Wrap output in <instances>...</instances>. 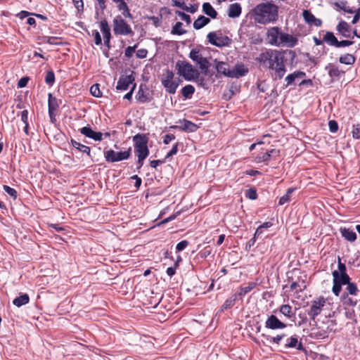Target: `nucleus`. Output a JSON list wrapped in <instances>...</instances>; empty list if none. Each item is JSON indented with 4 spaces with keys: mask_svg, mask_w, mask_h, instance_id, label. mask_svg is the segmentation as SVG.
Segmentation results:
<instances>
[{
    "mask_svg": "<svg viewBox=\"0 0 360 360\" xmlns=\"http://www.w3.org/2000/svg\"><path fill=\"white\" fill-rule=\"evenodd\" d=\"M264 68L274 71V79H281L286 72L284 53L268 49L261 53L255 59Z\"/></svg>",
    "mask_w": 360,
    "mask_h": 360,
    "instance_id": "f257e3e1",
    "label": "nucleus"
},
{
    "mask_svg": "<svg viewBox=\"0 0 360 360\" xmlns=\"http://www.w3.org/2000/svg\"><path fill=\"white\" fill-rule=\"evenodd\" d=\"M255 23L266 25L275 22L278 18V7L271 3H261L250 12Z\"/></svg>",
    "mask_w": 360,
    "mask_h": 360,
    "instance_id": "f03ea898",
    "label": "nucleus"
},
{
    "mask_svg": "<svg viewBox=\"0 0 360 360\" xmlns=\"http://www.w3.org/2000/svg\"><path fill=\"white\" fill-rule=\"evenodd\" d=\"M266 37L271 45L280 46L287 45L288 47L293 48L297 43V39L289 34L283 32L278 27H273L268 30Z\"/></svg>",
    "mask_w": 360,
    "mask_h": 360,
    "instance_id": "7ed1b4c3",
    "label": "nucleus"
},
{
    "mask_svg": "<svg viewBox=\"0 0 360 360\" xmlns=\"http://www.w3.org/2000/svg\"><path fill=\"white\" fill-rule=\"evenodd\" d=\"M175 68L177 70V74L187 81L198 79L200 76L198 70L187 61L178 60L176 63Z\"/></svg>",
    "mask_w": 360,
    "mask_h": 360,
    "instance_id": "20e7f679",
    "label": "nucleus"
},
{
    "mask_svg": "<svg viewBox=\"0 0 360 360\" xmlns=\"http://www.w3.org/2000/svg\"><path fill=\"white\" fill-rule=\"evenodd\" d=\"M180 82V79L174 78V73L172 70L169 69L164 70L161 78V83L167 93L174 94Z\"/></svg>",
    "mask_w": 360,
    "mask_h": 360,
    "instance_id": "39448f33",
    "label": "nucleus"
},
{
    "mask_svg": "<svg viewBox=\"0 0 360 360\" xmlns=\"http://www.w3.org/2000/svg\"><path fill=\"white\" fill-rule=\"evenodd\" d=\"M113 32L115 35H133L134 32L131 26L122 18L117 15L113 19Z\"/></svg>",
    "mask_w": 360,
    "mask_h": 360,
    "instance_id": "423d86ee",
    "label": "nucleus"
},
{
    "mask_svg": "<svg viewBox=\"0 0 360 360\" xmlns=\"http://www.w3.org/2000/svg\"><path fill=\"white\" fill-rule=\"evenodd\" d=\"M333 277V292L336 296H339L342 290V285L347 284L351 278L347 274H338L337 271L332 273Z\"/></svg>",
    "mask_w": 360,
    "mask_h": 360,
    "instance_id": "0eeeda50",
    "label": "nucleus"
},
{
    "mask_svg": "<svg viewBox=\"0 0 360 360\" xmlns=\"http://www.w3.org/2000/svg\"><path fill=\"white\" fill-rule=\"evenodd\" d=\"M104 158L108 162H119L129 158L131 154V148L129 147L125 151L115 152L110 149L104 151Z\"/></svg>",
    "mask_w": 360,
    "mask_h": 360,
    "instance_id": "6e6552de",
    "label": "nucleus"
},
{
    "mask_svg": "<svg viewBox=\"0 0 360 360\" xmlns=\"http://www.w3.org/2000/svg\"><path fill=\"white\" fill-rule=\"evenodd\" d=\"M207 38L210 44L217 47L229 46L231 44V39L221 33L211 32L207 34Z\"/></svg>",
    "mask_w": 360,
    "mask_h": 360,
    "instance_id": "1a4fd4ad",
    "label": "nucleus"
},
{
    "mask_svg": "<svg viewBox=\"0 0 360 360\" xmlns=\"http://www.w3.org/2000/svg\"><path fill=\"white\" fill-rule=\"evenodd\" d=\"M190 58L199 65V68L206 75L208 73L210 63L206 58L202 57L197 49H192L189 53Z\"/></svg>",
    "mask_w": 360,
    "mask_h": 360,
    "instance_id": "9d476101",
    "label": "nucleus"
},
{
    "mask_svg": "<svg viewBox=\"0 0 360 360\" xmlns=\"http://www.w3.org/2000/svg\"><path fill=\"white\" fill-rule=\"evenodd\" d=\"M325 304L326 300L323 297H320L317 300L312 301L311 305L307 311V314L313 321H315L316 317L321 314Z\"/></svg>",
    "mask_w": 360,
    "mask_h": 360,
    "instance_id": "9b49d317",
    "label": "nucleus"
},
{
    "mask_svg": "<svg viewBox=\"0 0 360 360\" xmlns=\"http://www.w3.org/2000/svg\"><path fill=\"white\" fill-rule=\"evenodd\" d=\"M134 72H131L130 75H122L117 82L116 89L120 91L127 90L130 84H135V77L133 75Z\"/></svg>",
    "mask_w": 360,
    "mask_h": 360,
    "instance_id": "f8f14e48",
    "label": "nucleus"
},
{
    "mask_svg": "<svg viewBox=\"0 0 360 360\" xmlns=\"http://www.w3.org/2000/svg\"><path fill=\"white\" fill-rule=\"evenodd\" d=\"M265 327L271 330L283 329L286 327V324L281 321L276 316L271 314L267 317Z\"/></svg>",
    "mask_w": 360,
    "mask_h": 360,
    "instance_id": "ddd939ff",
    "label": "nucleus"
},
{
    "mask_svg": "<svg viewBox=\"0 0 360 360\" xmlns=\"http://www.w3.org/2000/svg\"><path fill=\"white\" fill-rule=\"evenodd\" d=\"M280 155V150L276 149H271L270 150L262 151L256 156L257 162H269L271 158L276 159Z\"/></svg>",
    "mask_w": 360,
    "mask_h": 360,
    "instance_id": "4468645a",
    "label": "nucleus"
},
{
    "mask_svg": "<svg viewBox=\"0 0 360 360\" xmlns=\"http://www.w3.org/2000/svg\"><path fill=\"white\" fill-rule=\"evenodd\" d=\"M306 74L300 70H297L292 74L288 75L285 81L286 84H285V87H288L291 85H295L300 79H303L305 77Z\"/></svg>",
    "mask_w": 360,
    "mask_h": 360,
    "instance_id": "2eb2a0df",
    "label": "nucleus"
},
{
    "mask_svg": "<svg viewBox=\"0 0 360 360\" xmlns=\"http://www.w3.org/2000/svg\"><path fill=\"white\" fill-rule=\"evenodd\" d=\"M82 134L85 136L92 139L96 141H101L103 139V134L101 132H96L91 129L89 127H84L79 129Z\"/></svg>",
    "mask_w": 360,
    "mask_h": 360,
    "instance_id": "dca6fc26",
    "label": "nucleus"
},
{
    "mask_svg": "<svg viewBox=\"0 0 360 360\" xmlns=\"http://www.w3.org/2000/svg\"><path fill=\"white\" fill-rule=\"evenodd\" d=\"M100 28L103 35L104 44L106 46L110 47V40L111 38L110 29L105 19L101 21Z\"/></svg>",
    "mask_w": 360,
    "mask_h": 360,
    "instance_id": "f3484780",
    "label": "nucleus"
},
{
    "mask_svg": "<svg viewBox=\"0 0 360 360\" xmlns=\"http://www.w3.org/2000/svg\"><path fill=\"white\" fill-rule=\"evenodd\" d=\"M285 348H296L297 350L305 352L306 349L301 342L298 341L296 335L291 336L286 340V343L284 345Z\"/></svg>",
    "mask_w": 360,
    "mask_h": 360,
    "instance_id": "a211bd4d",
    "label": "nucleus"
},
{
    "mask_svg": "<svg viewBox=\"0 0 360 360\" xmlns=\"http://www.w3.org/2000/svg\"><path fill=\"white\" fill-rule=\"evenodd\" d=\"M339 34L346 38L351 37V26L345 20H341L336 27Z\"/></svg>",
    "mask_w": 360,
    "mask_h": 360,
    "instance_id": "6ab92c4d",
    "label": "nucleus"
},
{
    "mask_svg": "<svg viewBox=\"0 0 360 360\" xmlns=\"http://www.w3.org/2000/svg\"><path fill=\"white\" fill-rule=\"evenodd\" d=\"M134 148L148 145L149 138L148 134H137L132 138Z\"/></svg>",
    "mask_w": 360,
    "mask_h": 360,
    "instance_id": "aec40b11",
    "label": "nucleus"
},
{
    "mask_svg": "<svg viewBox=\"0 0 360 360\" xmlns=\"http://www.w3.org/2000/svg\"><path fill=\"white\" fill-rule=\"evenodd\" d=\"M172 128L178 129L179 130L188 132H193L197 130L198 126L189 120H184L181 122V125L172 126Z\"/></svg>",
    "mask_w": 360,
    "mask_h": 360,
    "instance_id": "412c9836",
    "label": "nucleus"
},
{
    "mask_svg": "<svg viewBox=\"0 0 360 360\" xmlns=\"http://www.w3.org/2000/svg\"><path fill=\"white\" fill-rule=\"evenodd\" d=\"M302 15L305 22L310 25L320 27L322 24V21L320 19L316 18L310 11L307 10L303 11Z\"/></svg>",
    "mask_w": 360,
    "mask_h": 360,
    "instance_id": "4be33fe9",
    "label": "nucleus"
},
{
    "mask_svg": "<svg viewBox=\"0 0 360 360\" xmlns=\"http://www.w3.org/2000/svg\"><path fill=\"white\" fill-rule=\"evenodd\" d=\"M214 63L216 64L215 67L217 71L219 73L223 74L225 76L233 77V74L232 71L229 70V65L226 63L222 61H217V60H215Z\"/></svg>",
    "mask_w": 360,
    "mask_h": 360,
    "instance_id": "5701e85b",
    "label": "nucleus"
},
{
    "mask_svg": "<svg viewBox=\"0 0 360 360\" xmlns=\"http://www.w3.org/2000/svg\"><path fill=\"white\" fill-rule=\"evenodd\" d=\"M242 8L240 4L234 3L229 6L228 10V15L229 18H235L240 16L241 14Z\"/></svg>",
    "mask_w": 360,
    "mask_h": 360,
    "instance_id": "b1692460",
    "label": "nucleus"
},
{
    "mask_svg": "<svg viewBox=\"0 0 360 360\" xmlns=\"http://www.w3.org/2000/svg\"><path fill=\"white\" fill-rule=\"evenodd\" d=\"M257 285V283L255 282H249L246 286H241L239 288V290L236 292V294L240 299H242L247 293L253 290Z\"/></svg>",
    "mask_w": 360,
    "mask_h": 360,
    "instance_id": "393cba45",
    "label": "nucleus"
},
{
    "mask_svg": "<svg viewBox=\"0 0 360 360\" xmlns=\"http://www.w3.org/2000/svg\"><path fill=\"white\" fill-rule=\"evenodd\" d=\"M342 236L349 242H354L356 239V233L347 228H341L340 229Z\"/></svg>",
    "mask_w": 360,
    "mask_h": 360,
    "instance_id": "a878e982",
    "label": "nucleus"
},
{
    "mask_svg": "<svg viewBox=\"0 0 360 360\" xmlns=\"http://www.w3.org/2000/svg\"><path fill=\"white\" fill-rule=\"evenodd\" d=\"M323 41L328 45L337 47L338 40L332 32H326L323 37Z\"/></svg>",
    "mask_w": 360,
    "mask_h": 360,
    "instance_id": "bb28decb",
    "label": "nucleus"
},
{
    "mask_svg": "<svg viewBox=\"0 0 360 360\" xmlns=\"http://www.w3.org/2000/svg\"><path fill=\"white\" fill-rule=\"evenodd\" d=\"M202 11L213 19L217 16V12L209 2H205L202 4Z\"/></svg>",
    "mask_w": 360,
    "mask_h": 360,
    "instance_id": "cd10ccee",
    "label": "nucleus"
},
{
    "mask_svg": "<svg viewBox=\"0 0 360 360\" xmlns=\"http://www.w3.org/2000/svg\"><path fill=\"white\" fill-rule=\"evenodd\" d=\"M72 146L79 151L86 154L89 157H91V148L90 147L83 145L74 139L71 140Z\"/></svg>",
    "mask_w": 360,
    "mask_h": 360,
    "instance_id": "c85d7f7f",
    "label": "nucleus"
},
{
    "mask_svg": "<svg viewBox=\"0 0 360 360\" xmlns=\"http://www.w3.org/2000/svg\"><path fill=\"white\" fill-rule=\"evenodd\" d=\"M210 22V20L208 18H206L204 15H200L193 22V27L195 30H200L204 26L207 25Z\"/></svg>",
    "mask_w": 360,
    "mask_h": 360,
    "instance_id": "c756f323",
    "label": "nucleus"
},
{
    "mask_svg": "<svg viewBox=\"0 0 360 360\" xmlns=\"http://www.w3.org/2000/svg\"><path fill=\"white\" fill-rule=\"evenodd\" d=\"M262 336L264 337L267 341L271 344L280 345L281 341L286 336L285 333L277 335L275 337H271L268 335L262 334Z\"/></svg>",
    "mask_w": 360,
    "mask_h": 360,
    "instance_id": "7c9ffc66",
    "label": "nucleus"
},
{
    "mask_svg": "<svg viewBox=\"0 0 360 360\" xmlns=\"http://www.w3.org/2000/svg\"><path fill=\"white\" fill-rule=\"evenodd\" d=\"M30 301V297L27 294L20 295L19 297L15 298L13 303L15 306L20 307L22 305L27 304Z\"/></svg>",
    "mask_w": 360,
    "mask_h": 360,
    "instance_id": "2f4dec72",
    "label": "nucleus"
},
{
    "mask_svg": "<svg viewBox=\"0 0 360 360\" xmlns=\"http://www.w3.org/2000/svg\"><path fill=\"white\" fill-rule=\"evenodd\" d=\"M238 299H239V297L236 295V293L232 295L224 302L223 305L221 306V310L224 311L231 308L235 304Z\"/></svg>",
    "mask_w": 360,
    "mask_h": 360,
    "instance_id": "473e14b6",
    "label": "nucleus"
},
{
    "mask_svg": "<svg viewBox=\"0 0 360 360\" xmlns=\"http://www.w3.org/2000/svg\"><path fill=\"white\" fill-rule=\"evenodd\" d=\"M59 104L58 103L57 98L53 96L51 93H49L48 95V108L49 111L56 110L58 108Z\"/></svg>",
    "mask_w": 360,
    "mask_h": 360,
    "instance_id": "72a5a7b5",
    "label": "nucleus"
},
{
    "mask_svg": "<svg viewBox=\"0 0 360 360\" xmlns=\"http://www.w3.org/2000/svg\"><path fill=\"white\" fill-rule=\"evenodd\" d=\"M334 6L338 10H342L348 13H354V9L350 7L347 1L335 2Z\"/></svg>",
    "mask_w": 360,
    "mask_h": 360,
    "instance_id": "f704fd0d",
    "label": "nucleus"
},
{
    "mask_svg": "<svg viewBox=\"0 0 360 360\" xmlns=\"http://www.w3.org/2000/svg\"><path fill=\"white\" fill-rule=\"evenodd\" d=\"M340 300L344 305L354 307L357 304L356 300L350 297L348 293L343 292L340 297Z\"/></svg>",
    "mask_w": 360,
    "mask_h": 360,
    "instance_id": "c9c22d12",
    "label": "nucleus"
},
{
    "mask_svg": "<svg viewBox=\"0 0 360 360\" xmlns=\"http://www.w3.org/2000/svg\"><path fill=\"white\" fill-rule=\"evenodd\" d=\"M326 69L328 70V75L332 78H338L340 75V71L338 67L333 64H328Z\"/></svg>",
    "mask_w": 360,
    "mask_h": 360,
    "instance_id": "e433bc0d",
    "label": "nucleus"
},
{
    "mask_svg": "<svg viewBox=\"0 0 360 360\" xmlns=\"http://www.w3.org/2000/svg\"><path fill=\"white\" fill-rule=\"evenodd\" d=\"M355 57L350 53L345 54L339 58L340 63L345 65H352L355 63Z\"/></svg>",
    "mask_w": 360,
    "mask_h": 360,
    "instance_id": "4c0bfd02",
    "label": "nucleus"
},
{
    "mask_svg": "<svg viewBox=\"0 0 360 360\" xmlns=\"http://www.w3.org/2000/svg\"><path fill=\"white\" fill-rule=\"evenodd\" d=\"M195 92V87L191 84H187L181 89V94L186 98H191Z\"/></svg>",
    "mask_w": 360,
    "mask_h": 360,
    "instance_id": "58836bf2",
    "label": "nucleus"
},
{
    "mask_svg": "<svg viewBox=\"0 0 360 360\" xmlns=\"http://www.w3.org/2000/svg\"><path fill=\"white\" fill-rule=\"evenodd\" d=\"M248 72V68H246L243 64L236 65L235 70L232 71L233 77H236L244 76Z\"/></svg>",
    "mask_w": 360,
    "mask_h": 360,
    "instance_id": "ea45409f",
    "label": "nucleus"
},
{
    "mask_svg": "<svg viewBox=\"0 0 360 360\" xmlns=\"http://www.w3.org/2000/svg\"><path fill=\"white\" fill-rule=\"evenodd\" d=\"M136 100L141 103H146L149 101L148 95H146L143 89V86L141 85L136 95Z\"/></svg>",
    "mask_w": 360,
    "mask_h": 360,
    "instance_id": "a19ab883",
    "label": "nucleus"
},
{
    "mask_svg": "<svg viewBox=\"0 0 360 360\" xmlns=\"http://www.w3.org/2000/svg\"><path fill=\"white\" fill-rule=\"evenodd\" d=\"M134 152L137 157L147 158L149 155L148 145L134 148Z\"/></svg>",
    "mask_w": 360,
    "mask_h": 360,
    "instance_id": "79ce46f5",
    "label": "nucleus"
},
{
    "mask_svg": "<svg viewBox=\"0 0 360 360\" xmlns=\"http://www.w3.org/2000/svg\"><path fill=\"white\" fill-rule=\"evenodd\" d=\"M279 311L288 318H291L294 314L292 311V307L289 304H283L279 308Z\"/></svg>",
    "mask_w": 360,
    "mask_h": 360,
    "instance_id": "37998d69",
    "label": "nucleus"
},
{
    "mask_svg": "<svg viewBox=\"0 0 360 360\" xmlns=\"http://www.w3.org/2000/svg\"><path fill=\"white\" fill-rule=\"evenodd\" d=\"M295 190V188H289L287 190L286 193L283 196L280 198L278 205H283L285 203L289 202L290 200V195L292 193V192Z\"/></svg>",
    "mask_w": 360,
    "mask_h": 360,
    "instance_id": "c03bdc74",
    "label": "nucleus"
},
{
    "mask_svg": "<svg viewBox=\"0 0 360 360\" xmlns=\"http://www.w3.org/2000/svg\"><path fill=\"white\" fill-rule=\"evenodd\" d=\"M182 22H177L173 27L171 31L172 34L182 35L186 32V31L182 29Z\"/></svg>",
    "mask_w": 360,
    "mask_h": 360,
    "instance_id": "a18cd8bd",
    "label": "nucleus"
},
{
    "mask_svg": "<svg viewBox=\"0 0 360 360\" xmlns=\"http://www.w3.org/2000/svg\"><path fill=\"white\" fill-rule=\"evenodd\" d=\"M347 286L346 288L347 292L348 293V295H356L359 292V289L357 288V285L354 283L349 282L347 284H346Z\"/></svg>",
    "mask_w": 360,
    "mask_h": 360,
    "instance_id": "49530a36",
    "label": "nucleus"
},
{
    "mask_svg": "<svg viewBox=\"0 0 360 360\" xmlns=\"http://www.w3.org/2000/svg\"><path fill=\"white\" fill-rule=\"evenodd\" d=\"M45 82L49 86H52L55 82V74L52 70H48L45 76Z\"/></svg>",
    "mask_w": 360,
    "mask_h": 360,
    "instance_id": "de8ad7c7",
    "label": "nucleus"
},
{
    "mask_svg": "<svg viewBox=\"0 0 360 360\" xmlns=\"http://www.w3.org/2000/svg\"><path fill=\"white\" fill-rule=\"evenodd\" d=\"M100 85L98 84H93L90 88V93L94 97H101L102 93L100 90Z\"/></svg>",
    "mask_w": 360,
    "mask_h": 360,
    "instance_id": "09e8293b",
    "label": "nucleus"
},
{
    "mask_svg": "<svg viewBox=\"0 0 360 360\" xmlns=\"http://www.w3.org/2000/svg\"><path fill=\"white\" fill-rule=\"evenodd\" d=\"M3 188L6 193H7L13 200H15L18 197L17 191L7 185H4Z\"/></svg>",
    "mask_w": 360,
    "mask_h": 360,
    "instance_id": "8fccbe9b",
    "label": "nucleus"
},
{
    "mask_svg": "<svg viewBox=\"0 0 360 360\" xmlns=\"http://www.w3.org/2000/svg\"><path fill=\"white\" fill-rule=\"evenodd\" d=\"M175 13L178 16H179L182 20L185 21L188 25L191 24V19L189 15L180 11H176Z\"/></svg>",
    "mask_w": 360,
    "mask_h": 360,
    "instance_id": "3c124183",
    "label": "nucleus"
},
{
    "mask_svg": "<svg viewBox=\"0 0 360 360\" xmlns=\"http://www.w3.org/2000/svg\"><path fill=\"white\" fill-rule=\"evenodd\" d=\"M245 196L250 200H255L257 198V193L255 188H250L245 192Z\"/></svg>",
    "mask_w": 360,
    "mask_h": 360,
    "instance_id": "603ef678",
    "label": "nucleus"
},
{
    "mask_svg": "<svg viewBox=\"0 0 360 360\" xmlns=\"http://www.w3.org/2000/svg\"><path fill=\"white\" fill-rule=\"evenodd\" d=\"M338 270H336L338 274H347V267L345 264L341 262L340 257H338Z\"/></svg>",
    "mask_w": 360,
    "mask_h": 360,
    "instance_id": "864d4df0",
    "label": "nucleus"
},
{
    "mask_svg": "<svg viewBox=\"0 0 360 360\" xmlns=\"http://www.w3.org/2000/svg\"><path fill=\"white\" fill-rule=\"evenodd\" d=\"M212 253V248L210 246L204 248L200 252L199 255L201 258L205 259Z\"/></svg>",
    "mask_w": 360,
    "mask_h": 360,
    "instance_id": "5fc2aeb1",
    "label": "nucleus"
},
{
    "mask_svg": "<svg viewBox=\"0 0 360 360\" xmlns=\"http://www.w3.org/2000/svg\"><path fill=\"white\" fill-rule=\"evenodd\" d=\"M352 133L354 139H360V123L353 126V130Z\"/></svg>",
    "mask_w": 360,
    "mask_h": 360,
    "instance_id": "6e6d98bb",
    "label": "nucleus"
},
{
    "mask_svg": "<svg viewBox=\"0 0 360 360\" xmlns=\"http://www.w3.org/2000/svg\"><path fill=\"white\" fill-rule=\"evenodd\" d=\"M188 241L186 240H184L179 242L176 246V252H181L184 250L188 245Z\"/></svg>",
    "mask_w": 360,
    "mask_h": 360,
    "instance_id": "4d7b16f0",
    "label": "nucleus"
},
{
    "mask_svg": "<svg viewBox=\"0 0 360 360\" xmlns=\"http://www.w3.org/2000/svg\"><path fill=\"white\" fill-rule=\"evenodd\" d=\"M72 2L77 9L78 12H83L84 11V2L83 0H72Z\"/></svg>",
    "mask_w": 360,
    "mask_h": 360,
    "instance_id": "13d9d810",
    "label": "nucleus"
},
{
    "mask_svg": "<svg viewBox=\"0 0 360 360\" xmlns=\"http://www.w3.org/2000/svg\"><path fill=\"white\" fill-rule=\"evenodd\" d=\"M328 127L330 131L332 133H335L338 129V124L335 120H330L328 122Z\"/></svg>",
    "mask_w": 360,
    "mask_h": 360,
    "instance_id": "bf43d9fd",
    "label": "nucleus"
},
{
    "mask_svg": "<svg viewBox=\"0 0 360 360\" xmlns=\"http://www.w3.org/2000/svg\"><path fill=\"white\" fill-rule=\"evenodd\" d=\"M136 45L134 46H128L124 51V55L127 58H130L133 56L135 52Z\"/></svg>",
    "mask_w": 360,
    "mask_h": 360,
    "instance_id": "052dcab7",
    "label": "nucleus"
},
{
    "mask_svg": "<svg viewBox=\"0 0 360 360\" xmlns=\"http://www.w3.org/2000/svg\"><path fill=\"white\" fill-rule=\"evenodd\" d=\"M172 6L180 8L184 11V8H186V4L184 0H172Z\"/></svg>",
    "mask_w": 360,
    "mask_h": 360,
    "instance_id": "680f3d73",
    "label": "nucleus"
},
{
    "mask_svg": "<svg viewBox=\"0 0 360 360\" xmlns=\"http://www.w3.org/2000/svg\"><path fill=\"white\" fill-rule=\"evenodd\" d=\"M353 44H354V41H349V40L338 41V45H337L336 48L349 46L352 45Z\"/></svg>",
    "mask_w": 360,
    "mask_h": 360,
    "instance_id": "e2e57ef3",
    "label": "nucleus"
},
{
    "mask_svg": "<svg viewBox=\"0 0 360 360\" xmlns=\"http://www.w3.org/2000/svg\"><path fill=\"white\" fill-rule=\"evenodd\" d=\"M93 35L94 37L95 44L96 45L101 44L102 39L100 33L97 30H94L93 32Z\"/></svg>",
    "mask_w": 360,
    "mask_h": 360,
    "instance_id": "0e129e2a",
    "label": "nucleus"
},
{
    "mask_svg": "<svg viewBox=\"0 0 360 360\" xmlns=\"http://www.w3.org/2000/svg\"><path fill=\"white\" fill-rule=\"evenodd\" d=\"M198 5L193 4V5H191L190 6H186V8H184V11L191 13H194L198 11Z\"/></svg>",
    "mask_w": 360,
    "mask_h": 360,
    "instance_id": "69168bd1",
    "label": "nucleus"
},
{
    "mask_svg": "<svg viewBox=\"0 0 360 360\" xmlns=\"http://www.w3.org/2000/svg\"><path fill=\"white\" fill-rule=\"evenodd\" d=\"M175 139V136L172 134H166L163 139L165 144H169L172 140Z\"/></svg>",
    "mask_w": 360,
    "mask_h": 360,
    "instance_id": "338daca9",
    "label": "nucleus"
},
{
    "mask_svg": "<svg viewBox=\"0 0 360 360\" xmlns=\"http://www.w3.org/2000/svg\"><path fill=\"white\" fill-rule=\"evenodd\" d=\"M355 14H354V16L353 18V20L352 21V24H356L359 18H360V8H357L356 10L354 9V12Z\"/></svg>",
    "mask_w": 360,
    "mask_h": 360,
    "instance_id": "774afa93",
    "label": "nucleus"
}]
</instances>
